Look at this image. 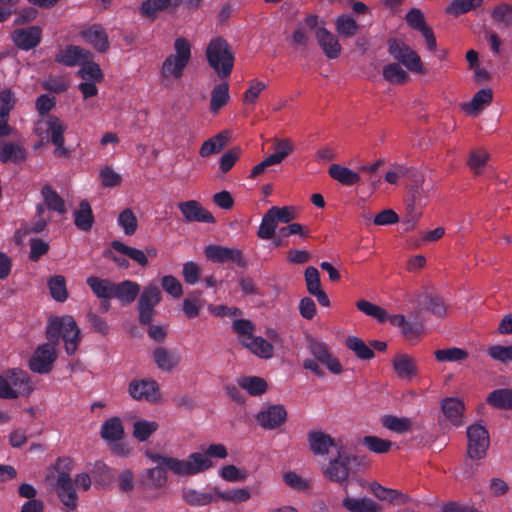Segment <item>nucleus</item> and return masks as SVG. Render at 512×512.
Wrapping results in <instances>:
<instances>
[{
	"label": "nucleus",
	"mask_w": 512,
	"mask_h": 512,
	"mask_svg": "<svg viewBox=\"0 0 512 512\" xmlns=\"http://www.w3.org/2000/svg\"><path fill=\"white\" fill-rule=\"evenodd\" d=\"M65 131V124L57 116L47 115L44 119L39 120L35 126L34 132L40 138V142L35 145V149L51 143L55 146V157L68 159L71 156V151L64 145Z\"/></svg>",
	"instance_id": "nucleus-1"
},
{
	"label": "nucleus",
	"mask_w": 512,
	"mask_h": 512,
	"mask_svg": "<svg viewBox=\"0 0 512 512\" xmlns=\"http://www.w3.org/2000/svg\"><path fill=\"white\" fill-rule=\"evenodd\" d=\"M60 337L64 341L66 353L73 355L78 348L81 340L80 329L72 316L50 318L46 338L52 344L57 345Z\"/></svg>",
	"instance_id": "nucleus-2"
},
{
	"label": "nucleus",
	"mask_w": 512,
	"mask_h": 512,
	"mask_svg": "<svg viewBox=\"0 0 512 512\" xmlns=\"http://www.w3.org/2000/svg\"><path fill=\"white\" fill-rule=\"evenodd\" d=\"M233 330L238 335L240 343L251 353L262 359H270L273 357V344L263 337L253 335L255 325L250 320H235L233 322Z\"/></svg>",
	"instance_id": "nucleus-3"
},
{
	"label": "nucleus",
	"mask_w": 512,
	"mask_h": 512,
	"mask_svg": "<svg viewBox=\"0 0 512 512\" xmlns=\"http://www.w3.org/2000/svg\"><path fill=\"white\" fill-rule=\"evenodd\" d=\"M206 58L211 68L221 79L230 76L234 67V53L222 37L212 39L206 48Z\"/></svg>",
	"instance_id": "nucleus-4"
},
{
	"label": "nucleus",
	"mask_w": 512,
	"mask_h": 512,
	"mask_svg": "<svg viewBox=\"0 0 512 512\" xmlns=\"http://www.w3.org/2000/svg\"><path fill=\"white\" fill-rule=\"evenodd\" d=\"M146 455L150 460L158 463V466H162L164 469L166 468L173 474L181 477L199 474V471L206 464V459L197 454H190L186 459L162 456L152 452H147Z\"/></svg>",
	"instance_id": "nucleus-5"
},
{
	"label": "nucleus",
	"mask_w": 512,
	"mask_h": 512,
	"mask_svg": "<svg viewBox=\"0 0 512 512\" xmlns=\"http://www.w3.org/2000/svg\"><path fill=\"white\" fill-rule=\"evenodd\" d=\"M174 54H170L163 62L161 75L163 78L180 79L184 74L191 59V44L183 37H179L174 42Z\"/></svg>",
	"instance_id": "nucleus-6"
},
{
	"label": "nucleus",
	"mask_w": 512,
	"mask_h": 512,
	"mask_svg": "<svg viewBox=\"0 0 512 512\" xmlns=\"http://www.w3.org/2000/svg\"><path fill=\"white\" fill-rule=\"evenodd\" d=\"M71 465L72 460L70 458H59L57 460L56 468L59 469L62 466L66 471L58 472L55 490L62 504L70 510H75L78 506V495L69 474Z\"/></svg>",
	"instance_id": "nucleus-7"
},
{
	"label": "nucleus",
	"mask_w": 512,
	"mask_h": 512,
	"mask_svg": "<svg viewBox=\"0 0 512 512\" xmlns=\"http://www.w3.org/2000/svg\"><path fill=\"white\" fill-rule=\"evenodd\" d=\"M388 51L395 60L403 64L409 71L419 74L425 73L418 53L403 41L390 39L388 41Z\"/></svg>",
	"instance_id": "nucleus-8"
},
{
	"label": "nucleus",
	"mask_w": 512,
	"mask_h": 512,
	"mask_svg": "<svg viewBox=\"0 0 512 512\" xmlns=\"http://www.w3.org/2000/svg\"><path fill=\"white\" fill-rule=\"evenodd\" d=\"M161 300L162 293L158 286L149 284L144 287L137 302V310L139 313L138 320L141 325L151 324L156 314L155 307Z\"/></svg>",
	"instance_id": "nucleus-9"
},
{
	"label": "nucleus",
	"mask_w": 512,
	"mask_h": 512,
	"mask_svg": "<svg viewBox=\"0 0 512 512\" xmlns=\"http://www.w3.org/2000/svg\"><path fill=\"white\" fill-rule=\"evenodd\" d=\"M467 456L472 460L486 457L490 445L487 429L481 424H472L467 428Z\"/></svg>",
	"instance_id": "nucleus-10"
},
{
	"label": "nucleus",
	"mask_w": 512,
	"mask_h": 512,
	"mask_svg": "<svg viewBox=\"0 0 512 512\" xmlns=\"http://www.w3.org/2000/svg\"><path fill=\"white\" fill-rule=\"evenodd\" d=\"M56 345L51 342L40 345L29 360V368L39 374H47L52 370L57 358Z\"/></svg>",
	"instance_id": "nucleus-11"
},
{
	"label": "nucleus",
	"mask_w": 512,
	"mask_h": 512,
	"mask_svg": "<svg viewBox=\"0 0 512 512\" xmlns=\"http://www.w3.org/2000/svg\"><path fill=\"white\" fill-rule=\"evenodd\" d=\"M206 258L214 263H235L239 267H245L246 261L243 253L237 248H228L221 245H208L204 249Z\"/></svg>",
	"instance_id": "nucleus-12"
},
{
	"label": "nucleus",
	"mask_w": 512,
	"mask_h": 512,
	"mask_svg": "<svg viewBox=\"0 0 512 512\" xmlns=\"http://www.w3.org/2000/svg\"><path fill=\"white\" fill-rule=\"evenodd\" d=\"M168 476L162 466L145 469L139 480V488L144 492H151L164 488L167 484Z\"/></svg>",
	"instance_id": "nucleus-13"
},
{
	"label": "nucleus",
	"mask_w": 512,
	"mask_h": 512,
	"mask_svg": "<svg viewBox=\"0 0 512 512\" xmlns=\"http://www.w3.org/2000/svg\"><path fill=\"white\" fill-rule=\"evenodd\" d=\"M178 208L181 211L187 222H203L215 223V217L207 209H205L198 201L188 200L178 203Z\"/></svg>",
	"instance_id": "nucleus-14"
},
{
	"label": "nucleus",
	"mask_w": 512,
	"mask_h": 512,
	"mask_svg": "<svg viewBox=\"0 0 512 512\" xmlns=\"http://www.w3.org/2000/svg\"><path fill=\"white\" fill-rule=\"evenodd\" d=\"M11 37L18 48L28 51L41 42L42 29L39 26L19 28L12 32Z\"/></svg>",
	"instance_id": "nucleus-15"
},
{
	"label": "nucleus",
	"mask_w": 512,
	"mask_h": 512,
	"mask_svg": "<svg viewBox=\"0 0 512 512\" xmlns=\"http://www.w3.org/2000/svg\"><path fill=\"white\" fill-rule=\"evenodd\" d=\"M93 55L90 51L76 45H67L60 49L55 56V61L64 66L72 67L81 65L83 61L92 59Z\"/></svg>",
	"instance_id": "nucleus-16"
},
{
	"label": "nucleus",
	"mask_w": 512,
	"mask_h": 512,
	"mask_svg": "<svg viewBox=\"0 0 512 512\" xmlns=\"http://www.w3.org/2000/svg\"><path fill=\"white\" fill-rule=\"evenodd\" d=\"M309 348L316 360L324 364L330 372L334 374H340L342 372V365L339 360L331 354L327 344L317 340H311Z\"/></svg>",
	"instance_id": "nucleus-17"
},
{
	"label": "nucleus",
	"mask_w": 512,
	"mask_h": 512,
	"mask_svg": "<svg viewBox=\"0 0 512 512\" xmlns=\"http://www.w3.org/2000/svg\"><path fill=\"white\" fill-rule=\"evenodd\" d=\"M441 411L445 419L455 427L465 423V404L457 397H447L441 401Z\"/></svg>",
	"instance_id": "nucleus-18"
},
{
	"label": "nucleus",
	"mask_w": 512,
	"mask_h": 512,
	"mask_svg": "<svg viewBox=\"0 0 512 512\" xmlns=\"http://www.w3.org/2000/svg\"><path fill=\"white\" fill-rule=\"evenodd\" d=\"M129 393L136 400L155 402L159 398V387L155 380H133L129 384Z\"/></svg>",
	"instance_id": "nucleus-19"
},
{
	"label": "nucleus",
	"mask_w": 512,
	"mask_h": 512,
	"mask_svg": "<svg viewBox=\"0 0 512 512\" xmlns=\"http://www.w3.org/2000/svg\"><path fill=\"white\" fill-rule=\"evenodd\" d=\"M287 418V411L282 405H271L260 411L256 419L264 429H276L281 426Z\"/></svg>",
	"instance_id": "nucleus-20"
},
{
	"label": "nucleus",
	"mask_w": 512,
	"mask_h": 512,
	"mask_svg": "<svg viewBox=\"0 0 512 512\" xmlns=\"http://www.w3.org/2000/svg\"><path fill=\"white\" fill-rule=\"evenodd\" d=\"M348 464L349 457L339 454L337 459L330 461L329 466L323 472L329 480L342 484L345 491H347V480L349 477Z\"/></svg>",
	"instance_id": "nucleus-21"
},
{
	"label": "nucleus",
	"mask_w": 512,
	"mask_h": 512,
	"mask_svg": "<svg viewBox=\"0 0 512 512\" xmlns=\"http://www.w3.org/2000/svg\"><path fill=\"white\" fill-rule=\"evenodd\" d=\"M315 38L327 58L336 59L339 57L342 48L334 34L324 27H319L315 31Z\"/></svg>",
	"instance_id": "nucleus-22"
},
{
	"label": "nucleus",
	"mask_w": 512,
	"mask_h": 512,
	"mask_svg": "<svg viewBox=\"0 0 512 512\" xmlns=\"http://www.w3.org/2000/svg\"><path fill=\"white\" fill-rule=\"evenodd\" d=\"M15 103L16 98L10 89L0 92V137L9 136L12 133L13 129L8 124V117Z\"/></svg>",
	"instance_id": "nucleus-23"
},
{
	"label": "nucleus",
	"mask_w": 512,
	"mask_h": 512,
	"mask_svg": "<svg viewBox=\"0 0 512 512\" xmlns=\"http://www.w3.org/2000/svg\"><path fill=\"white\" fill-rule=\"evenodd\" d=\"M81 37L98 52L105 53L110 47L108 35L101 25H92L80 32Z\"/></svg>",
	"instance_id": "nucleus-24"
},
{
	"label": "nucleus",
	"mask_w": 512,
	"mask_h": 512,
	"mask_svg": "<svg viewBox=\"0 0 512 512\" xmlns=\"http://www.w3.org/2000/svg\"><path fill=\"white\" fill-rule=\"evenodd\" d=\"M8 385L12 392L16 393V398L20 395H28L32 391L30 378L28 374L20 369L9 370L6 374Z\"/></svg>",
	"instance_id": "nucleus-25"
},
{
	"label": "nucleus",
	"mask_w": 512,
	"mask_h": 512,
	"mask_svg": "<svg viewBox=\"0 0 512 512\" xmlns=\"http://www.w3.org/2000/svg\"><path fill=\"white\" fill-rule=\"evenodd\" d=\"M392 366L397 376L401 379H411L418 373L416 360L405 353L395 355L392 360Z\"/></svg>",
	"instance_id": "nucleus-26"
},
{
	"label": "nucleus",
	"mask_w": 512,
	"mask_h": 512,
	"mask_svg": "<svg viewBox=\"0 0 512 512\" xmlns=\"http://www.w3.org/2000/svg\"><path fill=\"white\" fill-rule=\"evenodd\" d=\"M140 292V285L131 280H124L114 284L113 298L120 301L122 305H129L135 301Z\"/></svg>",
	"instance_id": "nucleus-27"
},
{
	"label": "nucleus",
	"mask_w": 512,
	"mask_h": 512,
	"mask_svg": "<svg viewBox=\"0 0 512 512\" xmlns=\"http://www.w3.org/2000/svg\"><path fill=\"white\" fill-rule=\"evenodd\" d=\"M26 159V150L23 145L14 142L0 143V161L2 163H21Z\"/></svg>",
	"instance_id": "nucleus-28"
},
{
	"label": "nucleus",
	"mask_w": 512,
	"mask_h": 512,
	"mask_svg": "<svg viewBox=\"0 0 512 512\" xmlns=\"http://www.w3.org/2000/svg\"><path fill=\"white\" fill-rule=\"evenodd\" d=\"M152 357L157 367L163 371H172L180 362L177 352L164 347H157L153 351Z\"/></svg>",
	"instance_id": "nucleus-29"
},
{
	"label": "nucleus",
	"mask_w": 512,
	"mask_h": 512,
	"mask_svg": "<svg viewBox=\"0 0 512 512\" xmlns=\"http://www.w3.org/2000/svg\"><path fill=\"white\" fill-rule=\"evenodd\" d=\"M230 135H231L230 131L224 130V131H221L220 133L216 134L212 138L206 140L202 144V146L199 150V154L202 157H208L212 154L221 152L228 144V142L230 140Z\"/></svg>",
	"instance_id": "nucleus-30"
},
{
	"label": "nucleus",
	"mask_w": 512,
	"mask_h": 512,
	"mask_svg": "<svg viewBox=\"0 0 512 512\" xmlns=\"http://www.w3.org/2000/svg\"><path fill=\"white\" fill-rule=\"evenodd\" d=\"M94 223V215L90 203L82 200L74 211V224L81 231L88 232Z\"/></svg>",
	"instance_id": "nucleus-31"
},
{
	"label": "nucleus",
	"mask_w": 512,
	"mask_h": 512,
	"mask_svg": "<svg viewBox=\"0 0 512 512\" xmlns=\"http://www.w3.org/2000/svg\"><path fill=\"white\" fill-rule=\"evenodd\" d=\"M41 195L44 203V208L55 211L59 214H65L67 212L65 201L63 198L50 186L44 185L41 189Z\"/></svg>",
	"instance_id": "nucleus-32"
},
{
	"label": "nucleus",
	"mask_w": 512,
	"mask_h": 512,
	"mask_svg": "<svg viewBox=\"0 0 512 512\" xmlns=\"http://www.w3.org/2000/svg\"><path fill=\"white\" fill-rule=\"evenodd\" d=\"M101 437L108 442H117L124 437V427L119 417L106 420L100 431Z\"/></svg>",
	"instance_id": "nucleus-33"
},
{
	"label": "nucleus",
	"mask_w": 512,
	"mask_h": 512,
	"mask_svg": "<svg viewBox=\"0 0 512 512\" xmlns=\"http://www.w3.org/2000/svg\"><path fill=\"white\" fill-rule=\"evenodd\" d=\"M328 173L330 177L342 185L352 186L360 182V175L351 169L341 166L339 164H332L329 167Z\"/></svg>",
	"instance_id": "nucleus-34"
},
{
	"label": "nucleus",
	"mask_w": 512,
	"mask_h": 512,
	"mask_svg": "<svg viewBox=\"0 0 512 512\" xmlns=\"http://www.w3.org/2000/svg\"><path fill=\"white\" fill-rule=\"evenodd\" d=\"M308 441L311 450L315 454L320 455L327 454L329 448L335 445L334 439L330 435L320 431L310 432L308 434Z\"/></svg>",
	"instance_id": "nucleus-35"
},
{
	"label": "nucleus",
	"mask_w": 512,
	"mask_h": 512,
	"mask_svg": "<svg viewBox=\"0 0 512 512\" xmlns=\"http://www.w3.org/2000/svg\"><path fill=\"white\" fill-rule=\"evenodd\" d=\"M343 506L350 512H380L381 507L378 503L369 498H351L343 499Z\"/></svg>",
	"instance_id": "nucleus-36"
},
{
	"label": "nucleus",
	"mask_w": 512,
	"mask_h": 512,
	"mask_svg": "<svg viewBox=\"0 0 512 512\" xmlns=\"http://www.w3.org/2000/svg\"><path fill=\"white\" fill-rule=\"evenodd\" d=\"M111 247L116 252L130 258L138 265L146 267L148 265V259L144 251L137 248L130 247L119 240L111 242Z\"/></svg>",
	"instance_id": "nucleus-37"
},
{
	"label": "nucleus",
	"mask_w": 512,
	"mask_h": 512,
	"mask_svg": "<svg viewBox=\"0 0 512 512\" xmlns=\"http://www.w3.org/2000/svg\"><path fill=\"white\" fill-rule=\"evenodd\" d=\"M86 282L87 285L98 298H113V290L115 283H113L109 279H102L96 276H90L87 278Z\"/></svg>",
	"instance_id": "nucleus-38"
},
{
	"label": "nucleus",
	"mask_w": 512,
	"mask_h": 512,
	"mask_svg": "<svg viewBox=\"0 0 512 512\" xmlns=\"http://www.w3.org/2000/svg\"><path fill=\"white\" fill-rule=\"evenodd\" d=\"M229 99L230 95L228 82L224 81L214 86V88L211 91V112L218 113V111L228 103Z\"/></svg>",
	"instance_id": "nucleus-39"
},
{
	"label": "nucleus",
	"mask_w": 512,
	"mask_h": 512,
	"mask_svg": "<svg viewBox=\"0 0 512 512\" xmlns=\"http://www.w3.org/2000/svg\"><path fill=\"white\" fill-rule=\"evenodd\" d=\"M434 357L439 363L456 362L461 363L469 357L468 351L458 347L446 349H437L434 351Z\"/></svg>",
	"instance_id": "nucleus-40"
},
{
	"label": "nucleus",
	"mask_w": 512,
	"mask_h": 512,
	"mask_svg": "<svg viewBox=\"0 0 512 512\" xmlns=\"http://www.w3.org/2000/svg\"><path fill=\"white\" fill-rule=\"evenodd\" d=\"M238 385L251 396H259L267 391L268 384L265 379L257 376H244L238 379Z\"/></svg>",
	"instance_id": "nucleus-41"
},
{
	"label": "nucleus",
	"mask_w": 512,
	"mask_h": 512,
	"mask_svg": "<svg viewBox=\"0 0 512 512\" xmlns=\"http://www.w3.org/2000/svg\"><path fill=\"white\" fill-rule=\"evenodd\" d=\"M182 498L191 506H205L217 499L211 493H205L191 488L182 490Z\"/></svg>",
	"instance_id": "nucleus-42"
},
{
	"label": "nucleus",
	"mask_w": 512,
	"mask_h": 512,
	"mask_svg": "<svg viewBox=\"0 0 512 512\" xmlns=\"http://www.w3.org/2000/svg\"><path fill=\"white\" fill-rule=\"evenodd\" d=\"M383 77L392 84L401 85L409 80L408 73L398 64L390 63L383 68Z\"/></svg>",
	"instance_id": "nucleus-43"
},
{
	"label": "nucleus",
	"mask_w": 512,
	"mask_h": 512,
	"mask_svg": "<svg viewBox=\"0 0 512 512\" xmlns=\"http://www.w3.org/2000/svg\"><path fill=\"white\" fill-rule=\"evenodd\" d=\"M491 17L500 26L505 29H512V5L501 3L494 7Z\"/></svg>",
	"instance_id": "nucleus-44"
},
{
	"label": "nucleus",
	"mask_w": 512,
	"mask_h": 512,
	"mask_svg": "<svg viewBox=\"0 0 512 512\" xmlns=\"http://www.w3.org/2000/svg\"><path fill=\"white\" fill-rule=\"evenodd\" d=\"M382 425L393 432L405 433L412 427V422L406 417H397L394 415H385L381 419Z\"/></svg>",
	"instance_id": "nucleus-45"
},
{
	"label": "nucleus",
	"mask_w": 512,
	"mask_h": 512,
	"mask_svg": "<svg viewBox=\"0 0 512 512\" xmlns=\"http://www.w3.org/2000/svg\"><path fill=\"white\" fill-rule=\"evenodd\" d=\"M493 99V92L490 88L479 90L472 98L471 102L466 105V110L470 113L477 114L485 106L489 105Z\"/></svg>",
	"instance_id": "nucleus-46"
},
{
	"label": "nucleus",
	"mask_w": 512,
	"mask_h": 512,
	"mask_svg": "<svg viewBox=\"0 0 512 512\" xmlns=\"http://www.w3.org/2000/svg\"><path fill=\"white\" fill-rule=\"evenodd\" d=\"M214 494L217 499L233 503L245 502L251 497L250 491L246 488H237L227 491H221L218 488H215Z\"/></svg>",
	"instance_id": "nucleus-47"
},
{
	"label": "nucleus",
	"mask_w": 512,
	"mask_h": 512,
	"mask_svg": "<svg viewBox=\"0 0 512 512\" xmlns=\"http://www.w3.org/2000/svg\"><path fill=\"white\" fill-rule=\"evenodd\" d=\"M48 287L52 298L58 302H64L68 298L66 280L62 275H55L48 280Z\"/></svg>",
	"instance_id": "nucleus-48"
},
{
	"label": "nucleus",
	"mask_w": 512,
	"mask_h": 512,
	"mask_svg": "<svg viewBox=\"0 0 512 512\" xmlns=\"http://www.w3.org/2000/svg\"><path fill=\"white\" fill-rule=\"evenodd\" d=\"M205 301L201 298V291H194L190 297L183 301V311L189 319L197 317Z\"/></svg>",
	"instance_id": "nucleus-49"
},
{
	"label": "nucleus",
	"mask_w": 512,
	"mask_h": 512,
	"mask_svg": "<svg viewBox=\"0 0 512 512\" xmlns=\"http://www.w3.org/2000/svg\"><path fill=\"white\" fill-rule=\"evenodd\" d=\"M158 427L156 421L138 420L133 424V436L138 441L144 442L157 431Z\"/></svg>",
	"instance_id": "nucleus-50"
},
{
	"label": "nucleus",
	"mask_w": 512,
	"mask_h": 512,
	"mask_svg": "<svg viewBox=\"0 0 512 512\" xmlns=\"http://www.w3.org/2000/svg\"><path fill=\"white\" fill-rule=\"evenodd\" d=\"M79 70V76L86 81L101 82L103 80V72L100 66L93 62L92 59L83 61Z\"/></svg>",
	"instance_id": "nucleus-51"
},
{
	"label": "nucleus",
	"mask_w": 512,
	"mask_h": 512,
	"mask_svg": "<svg viewBox=\"0 0 512 512\" xmlns=\"http://www.w3.org/2000/svg\"><path fill=\"white\" fill-rule=\"evenodd\" d=\"M274 153L269 157L274 159L273 162L276 164L281 163L288 155L294 150V144L291 139H275L274 142Z\"/></svg>",
	"instance_id": "nucleus-52"
},
{
	"label": "nucleus",
	"mask_w": 512,
	"mask_h": 512,
	"mask_svg": "<svg viewBox=\"0 0 512 512\" xmlns=\"http://www.w3.org/2000/svg\"><path fill=\"white\" fill-rule=\"evenodd\" d=\"M346 346L360 359L369 360L374 357V351L358 337H348L346 340Z\"/></svg>",
	"instance_id": "nucleus-53"
},
{
	"label": "nucleus",
	"mask_w": 512,
	"mask_h": 512,
	"mask_svg": "<svg viewBox=\"0 0 512 512\" xmlns=\"http://www.w3.org/2000/svg\"><path fill=\"white\" fill-rule=\"evenodd\" d=\"M512 389H496L489 393L486 402L498 409H509Z\"/></svg>",
	"instance_id": "nucleus-54"
},
{
	"label": "nucleus",
	"mask_w": 512,
	"mask_h": 512,
	"mask_svg": "<svg viewBox=\"0 0 512 512\" xmlns=\"http://www.w3.org/2000/svg\"><path fill=\"white\" fill-rule=\"evenodd\" d=\"M194 454L200 455L203 457V459H206V466H203V469L199 471V473H202L208 469H210L213 466V462L211 461V457L224 459L227 457L228 452L226 447L223 444H211L205 453H199L195 452Z\"/></svg>",
	"instance_id": "nucleus-55"
},
{
	"label": "nucleus",
	"mask_w": 512,
	"mask_h": 512,
	"mask_svg": "<svg viewBox=\"0 0 512 512\" xmlns=\"http://www.w3.org/2000/svg\"><path fill=\"white\" fill-rule=\"evenodd\" d=\"M356 307L368 316L375 318L380 323L387 320V311L382 307L375 305L367 300H358Z\"/></svg>",
	"instance_id": "nucleus-56"
},
{
	"label": "nucleus",
	"mask_w": 512,
	"mask_h": 512,
	"mask_svg": "<svg viewBox=\"0 0 512 512\" xmlns=\"http://www.w3.org/2000/svg\"><path fill=\"white\" fill-rule=\"evenodd\" d=\"M277 225H278V223L276 222L272 213H270V211L268 210L262 218V222L257 231V236L260 239H264V240L274 238Z\"/></svg>",
	"instance_id": "nucleus-57"
},
{
	"label": "nucleus",
	"mask_w": 512,
	"mask_h": 512,
	"mask_svg": "<svg viewBox=\"0 0 512 512\" xmlns=\"http://www.w3.org/2000/svg\"><path fill=\"white\" fill-rule=\"evenodd\" d=\"M118 224L128 236L135 234L138 228V220L130 208L124 209L118 216Z\"/></svg>",
	"instance_id": "nucleus-58"
},
{
	"label": "nucleus",
	"mask_w": 512,
	"mask_h": 512,
	"mask_svg": "<svg viewBox=\"0 0 512 512\" xmlns=\"http://www.w3.org/2000/svg\"><path fill=\"white\" fill-rule=\"evenodd\" d=\"M363 443L370 451L378 454L389 452L394 445L392 441L382 439L377 436H365L363 438Z\"/></svg>",
	"instance_id": "nucleus-59"
},
{
	"label": "nucleus",
	"mask_w": 512,
	"mask_h": 512,
	"mask_svg": "<svg viewBox=\"0 0 512 512\" xmlns=\"http://www.w3.org/2000/svg\"><path fill=\"white\" fill-rule=\"evenodd\" d=\"M171 0H146L142 3L141 14L147 18L154 19L156 14L166 9Z\"/></svg>",
	"instance_id": "nucleus-60"
},
{
	"label": "nucleus",
	"mask_w": 512,
	"mask_h": 512,
	"mask_svg": "<svg viewBox=\"0 0 512 512\" xmlns=\"http://www.w3.org/2000/svg\"><path fill=\"white\" fill-rule=\"evenodd\" d=\"M358 30L355 20L349 16L341 15L336 20V31L343 37H353Z\"/></svg>",
	"instance_id": "nucleus-61"
},
{
	"label": "nucleus",
	"mask_w": 512,
	"mask_h": 512,
	"mask_svg": "<svg viewBox=\"0 0 512 512\" xmlns=\"http://www.w3.org/2000/svg\"><path fill=\"white\" fill-rule=\"evenodd\" d=\"M488 160V152L484 149L478 148L471 151L468 165L476 174H480Z\"/></svg>",
	"instance_id": "nucleus-62"
},
{
	"label": "nucleus",
	"mask_w": 512,
	"mask_h": 512,
	"mask_svg": "<svg viewBox=\"0 0 512 512\" xmlns=\"http://www.w3.org/2000/svg\"><path fill=\"white\" fill-rule=\"evenodd\" d=\"M267 87L266 83L258 79L249 82L248 89L243 94V103L247 105L254 104L260 93Z\"/></svg>",
	"instance_id": "nucleus-63"
},
{
	"label": "nucleus",
	"mask_w": 512,
	"mask_h": 512,
	"mask_svg": "<svg viewBox=\"0 0 512 512\" xmlns=\"http://www.w3.org/2000/svg\"><path fill=\"white\" fill-rule=\"evenodd\" d=\"M487 353L492 359L496 361H500L502 363L510 362L512 361V344L509 346H490L487 350Z\"/></svg>",
	"instance_id": "nucleus-64"
}]
</instances>
